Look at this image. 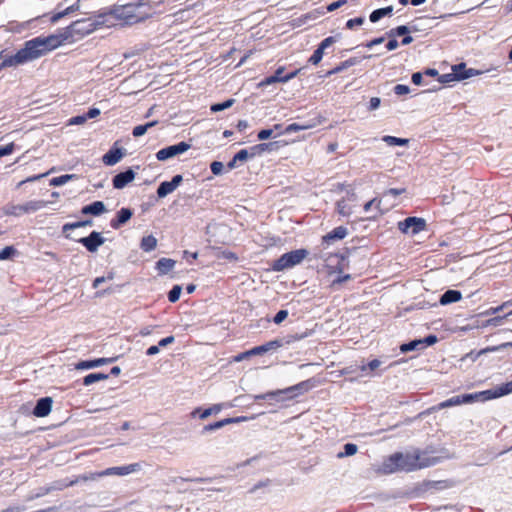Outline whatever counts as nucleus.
Masks as SVG:
<instances>
[{"instance_id": "obj_1", "label": "nucleus", "mask_w": 512, "mask_h": 512, "mask_svg": "<svg viewBox=\"0 0 512 512\" xmlns=\"http://www.w3.org/2000/svg\"><path fill=\"white\" fill-rule=\"evenodd\" d=\"M97 29V23L91 19H81L73 22L66 31L48 36H37L26 41L14 55L6 57L0 64V71L6 67L22 65L39 59L58 47L73 35L85 36Z\"/></svg>"}, {"instance_id": "obj_2", "label": "nucleus", "mask_w": 512, "mask_h": 512, "mask_svg": "<svg viewBox=\"0 0 512 512\" xmlns=\"http://www.w3.org/2000/svg\"><path fill=\"white\" fill-rule=\"evenodd\" d=\"M160 5V0H139L114 6L104 14V22L112 26L134 25L156 14Z\"/></svg>"}, {"instance_id": "obj_3", "label": "nucleus", "mask_w": 512, "mask_h": 512, "mask_svg": "<svg viewBox=\"0 0 512 512\" xmlns=\"http://www.w3.org/2000/svg\"><path fill=\"white\" fill-rule=\"evenodd\" d=\"M435 466V461L421 459L419 454L395 452L384 459L377 472L390 475L396 472H413Z\"/></svg>"}, {"instance_id": "obj_4", "label": "nucleus", "mask_w": 512, "mask_h": 512, "mask_svg": "<svg viewBox=\"0 0 512 512\" xmlns=\"http://www.w3.org/2000/svg\"><path fill=\"white\" fill-rule=\"evenodd\" d=\"M309 254L305 248L291 250L282 254L278 259L274 260L271 265V270L281 272L291 269L300 264Z\"/></svg>"}, {"instance_id": "obj_5", "label": "nucleus", "mask_w": 512, "mask_h": 512, "mask_svg": "<svg viewBox=\"0 0 512 512\" xmlns=\"http://www.w3.org/2000/svg\"><path fill=\"white\" fill-rule=\"evenodd\" d=\"M141 465L139 463H132L125 466L120 467H110L100 472H95L88 475H82L79 478L69 482L66 486H72L76 484L79 480L82 481H88V480H94L96 478L104 477V476H110V475H117V476H124L128 475L130 473L136 472L140 470Z\"/></svg>"}, {"instance_id": "obj_6", "label": "nucleus", "mask_w": 512, "mask_h": 512, "mask_svg": "<svg viewBox=\"0 0 512 512\" xmlns=\"http://www.w3.org/2000/svg\"><path fill=\"white\" fill-rule=\"evenodd\" d=\"M310 334H311L310 332L288 334L284 337L277 338V339L268 341L264 344L258 345V348H257L258 356H262L269 351L276 350L277 348L283 347L285 345H290L294 342L300 341V340L308 337Z\"/></svg>"}, {"instance_id": "obj_7", "label": "nucleus", "mask_w": 512, "mask_h": 512, "mask_svg": "<svg viewBox=\"0 0 512 512\" xmlns=\"http://www.w3.org/2000/svg\"><path fill=\"white\" fill-rule=\"evenodd\" d=\"M318 381L315 378H309L307 380L301 381L295 385L286 387L284 389H278L279 394L283 400L289 401L297 398L300 395H303L304 393L310 391L314 387H316Z\"/></svg>"}, {"instance_id": "obj_8", "label": "nucleus", "mask_w": 512, "mask_h": 512, "mask_svg": "<svg viewBox=\"0 0 512 512\" xmlns=\"http://www.w3.org/2000/svg\"><path fill=\"white\" fill-rule=\"evenodd\" d=\"M397 227L401 233L415 236L426 230L427 222L422 217L409 216L402 221H399Z\"/></svg>"}, {"instance_id": "obj_9", "label": "nucleus", "mask_w": 512, "mask_h": 512, "mask_svg": "<svg viewBox=\"0 0 512 512\" xmlns=\"http://www.w3.org/2000/svg\"><path fill=\"white\" fill-rule=\"evenodd\" d=\"M45 206L44 201H29L25 204H7L3 208V213L6 216H14L19 217L23 214H28L31 212L38 211L39 209L43 208Z\"/></svg>"}, {"instance_id": "obj_10", "label": "nucleus", "mask_w": 512, "mask_h": 512, "mask_svg": "<svg viewBox=\"0 0 512 512\" xmlns=\"http://www.w3.org/2000/svg\"><path fill=\"white\" fill-rule=\"evenodd\" d=\"M190 149V145L186 142H179L178 144L171 145L165 148L160 149L156 153V158L159 161H165L169 158H172L176 155L182 154Z\"/></svg>"}, {"instance_id": "obj_11", "label": "nucleus", "mask_w": 512, "mask_h": 512, "mask_svg": "<svg viewBox=\"0 0 512 512\" xmlns=\"http://www.w3.org/2000/svg\"><path fill=\"white\" fill-rule=\"evenodd\" d=\"M289 144L288 141L279 139V140H271L268 142L258 143V156H262L264 154H271L278 152L281 148L287 146Z\"/></svg>"}, {"instance_id": "obj_12", "label": "nucleus", "mask_w": 512, "mask_h": 512, "mask_svg": "<svg viewBox=\"0 0 512 512\" xmlns=\"http://www.w3.org/2000/svg\"><path fill=\"white\" fill-rule=\"evenodd\" d=\"M104 238L97 231H93L89 236L78 240L89 252L97 251L98 247L104 243Z\"/></svg>"}, {"instance_id": "obj_13", "label": "nucleus", "mask_w": 512, "mask_h": 512, "mask_svg": "<svg viewBox=\"0 0 512 512\" xmlns=\"http://www.w3.org/2000/svg\"><path fill=\"white\" fill-rule=\"evenodd\" d=\"M451 70L454 71L457 81L467 80L473 76L481 74V71L474 68H467L466 63L461 62L452 65Z\"/></svg>"}, {"instance_id": "obj_14", "label": "nucleus", "mask_w": 512, "mask_h": 512, "mask_svg": "<svg viewBox=\"0 0 512 512\" xmlns=\"http://www.w3.org/2000/svg\"><path fill=\"white\" fill-rule=\"evenodd\" d=\"M469 396H470L471 403L486 402V401L497 399V398L501 397L500 393H499L498 386H495L491 389L479 391V392L469 393Z\"/></svg>"}, {"instance_id": "obj_15", "label": "nucleus", "mask_w": 512, "mask_h": 512, "mask_svg": "<svg viewBox=\"0 0 512 512\" xmlns=\"http://www.w3.org/2000/svg\"><path fill=\"white\" fill-rule=\"evenodd\" d=\"M387 37H400L402 36V39L400 41L401 45L406 46L411 44L414 39L410 34V29L407 27V25H399L397 27H394L386 32Z\"/></svg>"}, {"instance_id": "obj_16", "label": "nucleus", "mask_w": 512, "mask_h": 512, "mask_svg": "<svg viewBox=\"0 0 512 512\" xmlns=\"http://www.w3.org/2000/svg\"><path fill=\"white\" fill-rule=\"evenodd\" d=\"M183 181L182 175H175L171 181H164L162 182L158 189H157V195L159 198H163L167 196L168 194L172 193Z\"/></svg>"}, {"instance_id": "obj_17", "label": "nucleus", "mask_w": 512, "mask_h": 512, "mask_svg": "<svg viewBox=\"0 0 512 512\" xmlns=\"http://www.w3.org/2000/svg\"><path fill=\"white\" fill-rule=\"evenodd\" d=\"M361 60L362 59L359 57H350L347 60L340 62L337 66L328 70L324 74L319 75V78H327L337 73H340L352 66L358 65L359 63H361Z\"/></svg>"}, {"instance_id": "obj_18", "label": "nucleus", "mask_w": 512, "mask_h": 512, "mask_svg": "<svg viewBox=\"0 0 512 512\" xmlns=\"http://www.w3.org/2000/svg\"><path fill=\"white\" fill-rule=\"evenodd\" d=\"M348 235V229L344 226H338L322 236V245H330L334 241L342 240Z\"/></svg>"}, {"instance_id": "obj_19", "label": "nucleus", "mask_w": 512, "mask_h": 512, "mask_svg": "<svg viewBox=\"0 0 512 512\" xmlns=\"http://www.w3.org/2000/svg\"><path fill=\"white\" fill-rule=\"evenodd\" d=\"M52 403L50 397L40 398L33 409V415L39 418L48 416L52 409Z\"/></svg>"}, {"instance_id": "obj_20", "label": "nucleus", "mask_w": 512, "mask_h": 512, "mask_svg": "<svg viewBox=\"0 0 512 512\" xmlns=\"http://www.w3.org/2000/svg\"><path fill=\"white\" fill-rule=\"evenodd\" d=\"M135 178V172L132 169H128L124 172H120L114 176L112 183L115 189H123L127 184L132 182Z\"/></svg>"}, {"instance_id": "obj_21", "label": "nucleus", "mask_w": 512, "mask_h": 512, "mask_svg": "<svg viewBox=\"0 0 512 512\" xmlns=\"http://www.w3.org/2000/svg\"><path fill=\"white\" fill-rule=\"evenodd\" d=\"M462 404H471L469 393L452 396V397L440 402L438 404L437 408L443 409V408H449V407L458 406V405H462Z\"/></svg>"}, {"instance_id": "obj_22", "label": "nucleus", "mask_w": 512, "mask_h": 512, "mask_svg": "<svg viewBox=\"0 0 512 512\" xmlns=\"http://www.w3.org/2000/svg\"><path fill=\"white\" fill-rule=\"evenodd\" d=\"M117 359V357L111 358H98L94 360H85L80 361L75 365V368L78 370L91 369L94 367H99L104 364L112 363Z\"/></svg>"}, {"instance_id": "obj_23", "label": "nucleus", "mask_w": 512, "mask_h": 512, "mask_svg": "<svg viewBox=\"0 0 512 512\" xmlns=\"http://www.w3.org/2000/svg\"><path fill=\"white\" fill-rule=\"evenodd\" d=\"M462 299V293L460 290L448 289L439 298V304L442 306L456 303Z\"/></svg>"}, {"instance_id": "obj_24", "label": "nucleus", "mask_w": 512, "mask_h": 512, "mask_svg": "<svg viewBox=\"0 0 512 512\" xmlns=\"http://www.w3.org/2000/svg\"><path fill=\"white\" fill-rule=\"evenodd\" d=\"M133 213L129 208H121L114 219L111 220L110 225L113 229L120 228L123 224L130 220Z\"/></svg>"}, {"instance_id": "obj_25", "label": "nucleus", "mask_w": 512, "mask_h": 512, "mask_svg": "<svg viewBox=\"0 0 512 512\" xmlns=\"http://www.w3.org/2000/svg\"><path fill=\"white\" fill-rule=\"evenodd\" d=\"M123 155L124 154L121 149L112 148L103 156L102 160L105 165L112 166L118 163L122 159Z\"/></svg>"}, {"instance_id": "obj_26", "label": "nucleus", "mask_w": 512, "mask_h": 512, "mask_svg": "<svg viewBox=\"0 0 512 512\" xmlns=\"http://www.w3.org/2000/svg\"><path fill=\"white\" fill-rule=\"evenodd\" d=\"M393 10L394 8L391 5L375 9L369 14V20L371 23H376L386 16H391Z\"/></svg>"}, {"instance_id": "obj_27", "label": "nucleus", "mask_w": 512, "mask_h": 512, "mask_svg": "<svg viewBox=\"0 0 512 512\" xmlns=\"http://www.w3.org/2000/svg\"><path fill=\"white\" fill-rule=\"evenodd\" d=\"M221 409H222V406L220 404H215V405H213L209 408H206L204 410H202L201 408H195L191 412V416L196 417L198 415L200 419H206L207 417H209L212 414L219 413L221 411Z\"/></svg>"}, {"instance_id": "obj_28", "label": "nucleus", "mask_w": 512, "mask_h": 512, "mask_svg": "<svg viewBox=\"0 0 512 512\" xmlns=\"http://www.w3.org/2000/svg\"><path fill=\"white\" fill-rule=\"evenodd\" d=\"M416 454L420 455L421 459H427L428 461H435V465L439 464L444 456H431V454L436 453V449L432 446H427L425 449H415Z\"/></svg>"}, {"instance_id": "obj_29", "label": "nucleus", "mask_w": 512, "mask_h": 512, "mask_svg": "<svg viewBox=\"0 0 512 512\" xmlns=\"http://www.w3.org/2000/svg\"><path fill=\"white\" fill-rule=\"evenodd\" d=\"M105 210V205L102 201H95L89 205L84 206L81 210V213L84 215L91 214L97 216L105 212Z\"/></svg>"}, {"instance_id": "obj_30", "label": "nucleus", "mask_w": 512, "mask_h": 512, "mask_svg": "<svg viewBox=\"0 0 512 512\" xmlns=\"http://www.w3.org/2000/svg\"><path fill=\"white\" fill-rule=\"evenodd\" d=\"M422 349H424V348L422 347L421 338H416V339L410 340L408 342L402 343L400 345V351L402 353H408L411 351L422 350Z\"/></svg>"}, {"instance_id": "obj_31", "label": "nucleus", "mask_w": 512, "mask_h": 512, "mask_svg": "<svg viewBox=\"0 0 512 512\" xmlns=\"http://www.w3.org/2000/svg\"><path fill=\"white\" fill-rule=\"evenodd\" d=\"M175 266V261L169 258H161L156 263V268L160 274H167Z\"/></svg>"}, {"instance_id": "obj_32", "label": "nucleus", "mask_w": 512, "mask_h": 512, "mask_svg": "<svg viewBox=\"0 0 512 512\" xmlns=\"http://www.w3.org/2000/svg\"><path fill=\"white\" fill-rule=\"evenodd\" d=\"M237 421H238V419H236V418H225L223 420L216 421L214 423L205 425L204 428H203V431L204 432H210V431H213V430H217V429L223 428L224 426H226L228 424H231V423H234V422H237Z\"/></svg>"}, {"instance_id": "obj_33", "label": "nucleus", "mask_w": 512, "mask_h": 512, "mask_svg": "<svg viewBox=\"0 0 512 512\" xmlns=\"http://www.w3.org/2000/svg\"><path fill=\"white\" fill-rule=\"evenodd\" d=\"M382 140L389 146H399V147H403V146H407L408 143H409V139L407 138H400V137H396V136H391V135H385L383 136Z\"/></svg>"}, {"instance_id": "obj_34", "label": "nucleus", "mask_w": 512, "mask_h": 512, "mask_svg": "<svg viewBox=\"0 0 512 512\" xmlns=\"http://www.w3.org/2000/svg\"><path fill=\"white\" fill-rule=\"evenodd\" d=\"M157 246V239L153 235H148L142 238L140 247L145 252L154 250Z\"/></svg>"}, {"instance_id": "obj_35", "label": "nucleus", "mask_w": 512, "mask_h": 512, "mask_svg": "<svg viewBox=\"0 0 512 512\" xmlns=\"http://www.w3.org/2000/svg\"><path fill=\"white\" fill-rule=\"evenodd\" d=\"M510 307H512V299L508 300L496 307H490L485 312H483L482 315H485V316L496 315V314H499L500 312H504L506 309H508Z\"/></svg>"}, {"instance_id": "obj_36", "label": "nucleus", "mask_w": 512, "mask_h": 512, "mask_svg": "<svg viewBox=\"0 0 512 512\" xmlns=\"http://www.w3.org/2000/svg\"><path fill=\"white\" fill-rule=\"evenodd\" d=\"M109 375L104 373H91L83 378V384L89 386L95 382L108 379Z\"/></svg>"}, {"instance_id": "obj_37", "label": "nucleus", "mask_w": 512, "mask_h": 512, "mask_svg": "<svg viewBox=\"0 0 512 512\" xmlns=\"http://www.w3.org/2000/svg\"><path fill=\"white\" fill-rule=\"evenodd\" d=\"M512 315V309L505 312L503 315H496L492 318H489L485 321L483 326H499L502 324L503 320L506 319L508 316Z\"/></svg>"}, {"instance_id": "obj_38", "label": "nucleus", "mask_w": 512, "mask_h": 512, "mask_svg": "<svg viewBox=\"0 0 512 512\" xmlns=\"http://www.w3.org/2000/svg\"><path fill=\"white\" fill-rule=\"evenodd\" d=\"M337 213L341 216L348 217L352 213L351 207L347 204L346 199H340L336 202Z\"/></svg>"}, {"instance_id": "obj_39", "label": "nucleus", "mask_w": 512, "mask_h": 512, "mask_svg": "<svg viewBox=\"0 0 512 512\" xmlns=\"http://www.w3.org/2000/svg\"><path fill=\"white\" fill-rule=\"evenodd\" d=\"M358 447L354 443H346L343 445V450L338 453V458L349 457L356 454Z\"/></svg>"}, {"instance_id": "obj_40", "label": "nucleus", "mask_w": 512, "mask_h": 512, "mask_svg": "<svg viewBox=\"0 0 512 512\" xmlns=\"http://www.w3.org/2000/svg\"><path fill=\"white\" fill-rule=\"evenodd\" d=\"M157 123L158 122L156 120H154V121L148 122L144 125L135 126L133 128L132 135L134 137H140V136L144 135L149 128L154 127Z\"/></svg>"}, {"instance_id": "obj_41", "label": "nucleus", "mask_w": 512, "mask_h": 512, "mask_svg": "<svg viewBox=\"0 0 512 512\" xmlns=\"http://www.w3.org/2000/svg\"><path fill=\"white\" fill-rule=\"evenodd\" d=\"M258 400H266L269 402H283L278 389L269 391L262 395H258Z\"/></svg>"}, {"instance_id": "obj_42", "label": "nucleus", "mask_w": 512, "mask_h": 512, "mask_svg": "<svg viewBox=\"0 0 512 512\" xmlns=\"http://www.w3.org/2000/svg\"><path fill=\"white\" fill-rule=\"evenodd\" d=\"M341 38V34L338 33L333 36H328L324 38L317 46L322 49L324 52L327 48H329L331 45L336 43Z\"/></svg>"}, {"instance_id": "obj_43", "label": "nucleus", "mask_w": 512, "mask_h": 512, "mask_svg": "<svg viewBox=\"0 0 512 512\" xmlns=\"http://www.w3.org/2000/svg\"><path fill=\"white\" fill-rule=\"evenodd\" d=\"M277 83H279V78L272 74L270 76L264 77L262 80L258 82V89H264Z\"/></svg>"}, {"instance_id": "obj_44", "label": "nucleus", "mask_w": 512, "mask_h": 512, "mask_svg": "<svg viewBox=\"0 0 512 512\" xmlns=\"http://www.w3.org/2000/svg\"><path fill=\"white\" fill-rule=\"evenodd\" d=\"M275 140L274 131L271 127H266L258 130V141Z\"/></svg>"}, {"instance_id": "obj_45", "label": "nucleus", "mask_w": 512, "mask_h": 512, "mask_svg": "<svg viewBox=\"0 0 512 512\" xmlns=\"http://www.w3.org/2000/svg\"><path fill=\"white\" fill-rule=\"evenodd\" d=\"M491 346L485 347L483 349H480L479 351H470L465 355V359H469L471 361H476L481 355H485L488 353H492L493 351L490 350Z\"/></svg>"}, {"instance_id": "obj_46", "label": "nucleus", "mask_w": 512, "mask_h": 512, "mask_svg": "<svg viewBox=\"0 0 512 512\" xmlns=\"http://www.w3.org/2000/svg\"><path fill=\"white\" fill-rule=\"evenodd\" d=\"M351 250L350 248H345L343 250V252H339V253H335L334 256L339 258V262L337 263V271L338 272H342L343 271V265H342V262H344L345 260H347L350 256V253H351Z\"/></svg>"}, {"instance_id": "obj_47", "label": "nucleus", "mask_w": 512, "mask_h": 512, "mask_svg": "<svg viewBox=\"0 0 512 512\" xmlns=\"http://www.w3.org/2000/svg\"><path fill=\"white\" fill-rule=\"evenodd\" d=\"M87 225H92V221L91 220H83V221H78V222H74V223H66L62 227V231L65 233L69 230H74L76 228L84 227Z\"/></svg>"}, {"instance_id": "obj_48", "label": "nucleus", "mask_w": 512, "mask_h": 512, "mask_svg": "<svg viewBox=\"0 0 512 512\" xmlns=\"http://www.w3.org/2000/svg\"><path fill=\"white\" fill-rule=\"evenodd\" d=\"M323 56L324 51L317 46L313 54L308 59V63H310L311 65H318L323 59Z\"/></svg>"}, {"instance_id": "obj_49", "label": "nucleus", "mask_w": 512, "mask_h": 512, "mask_svg": "<svg viewBox=\"0 0 512 512\" xmlns=\"http://www.w3.org/2000/svg\"><path fill=\"white\" fill-rule=\"evenodd\" d=\"M182 291V287L180 285H175L168 293V300L171 303H175L179 300L180 294Z\"/></svg>"}, {"instance_id": "obj_50", "label": "nucleus", "mask_w": 512, "mask_h": 512, "mask_svg": "<svg viewBox=\"0 0 512 512\" xmlns=\"http://www.w3.org/2000/svg\"><path fill=\"white\" fill-rule=\"evenodd\" d=\"M364 22H365V17H363V16L351 18L346 21L345 28L352 30L357 26H361Z\"/></svg>"}, {"instance_id": "obj_51", "label": "nucleus", "mask_w": 512, "mask_h": 512, "mask_svg": "<svg viewBox=\"0 0 512 512\" xmlns=\"http://www.w3.org/2000/svg\"><path fill=\"white\" fill-rule=\"evenodd\" d=\"M437 81L441 84H449L451 82L457 81V78L454 71H452L451 73L439 74Z\"/></svg>"}, {"instance_id": "obj_52", "label": "nucleus", "mask_w": 512, "mask_h": 512, "mask_svg": "<svg viewBox=\"0 0 512 512\" xmlns=\"http://www.w3.org/2000/svg\"><path fill=\"white\" fill-rule=\"evenodd\" d=\"M234 103V100L233 99H228L222 103H217V104H214L211 106V111L212 112H218V111H222V110H225L229 107H231Z\"/></svg>"}, {"instance_id": "obj_53", "label": "nucleus", "mask_w": 512, "mask_h": 512, "mask_svg": "<svg viewBox=\"0 0 512 512\" xmlns=\"http://www.w3.org/2000/svg\"><path fill=\"white\" fill-rule=\"evenodd\" d=\"M422 347L425 349L429 346H432L437 343L438 337L435 334H428L425 337L421 338Z\"/></svg>"}, {"instance_id": "obj_54", "label": "nucleus", "mask_w": 512, "mask_h": 512, "mask_svg": "<svg viewBox=\"0 0 512 512\" xmlns=\"http://www.w3.org/2000/svg\"><path fill=\"white\" fill-rule=\"evenodd\" d=\"M381 365V361L379 359H372L367 364H363L360 366V370L365 372L366 370L374 371Z\"/></svg>"}, {"instance_id": "obj_55", "label": "nucleus", "mask_w": 512, "mask_h": 512, "mask_svg": "<svg viewBox=\"0 0 512 512\" xmlns=\"http://www.w3.org/2000/svg\"><path fill=\"white\" fill-rule=\"evenodd\" d=\"M307 128H309V126H307V125H300L298 123H291V124L287 125L284 128V131L286 132V134H290V133H293V132L305 130Z\"/></svg>"}, {"instance_id": "obj_56", "label": "nucleus", "mask_w": 512, "mask_h": 512, "mask_svg": "<svg viewBox=\"0 0 512 512\" xmlns=\"http://www.w3.org/2000/svg\"><path fill=\"white\" fill-rule=\"evenodd\" d=\"M498 389L501 397L512 393V380L498 385Z\"/></svg>"}, {"instance_id": "obj_57", "label": "nucleus", "mask_w": 512, "mask_h": 512, "mask_svg": "<svg viewBox=\"0 0 512 512\" xmlns=\"http://www.w3.org/2000/svg\"><path fill=\"white\" fill-rule=\"evenodd\" d=\"M410 91V87L405 84H397L393 87V92L398 96L407 95Z\"/></svg>"}, {"instance_id": "obj_58", "label": "nucleus", "mask_w": 512, "mask_h": 512, "mask_svg": "<svg viewBox=\"0 0 512 512\" xmlns=\"http://www.w3.org/2000/svg\"><path fill=\"white\" fill-rule=\"evenodd\" d=\"M16 253V249L13 246H6L0 251V260H6Z\"/></svg>"}, {"instance_id": "obj_59", "label": "nucleus", "mask_w": 512, "mask_h": 512, "mask_svg": "<svg viewBox=\"0 0 512 512\" xmlns=\"http://www.w3.org/2000/svg\"><path fill=\"white\" fill-rule=\"evenodd\" d=\"M288 317V311L286 309L279 310L275 316L272 318V321L275 324L282 323Z\"/></svg>"}, {"instance_id": "obj_60", "label": "nucleus", "mask_w": 512, "mask_h": 512, "mask_svg": "<svg viewBox=\"0 0 512 512\" xmlns=\"http://www.w3.org/2000/svg\"><path fill=\"white\" fill-rule=\"evenodd\" d=\"M386 37H387V36H386V34H385V35H382V36H379V37L373 38V39H371L370 41H367V42L364 44V46H365L366 48L371 49V48H373L374 46H376V45H379V44L383 43V42L385 41V38H386Z\"/></svg>"}, {"instance_id": "obj_61", "label": "nucleus", "mask_w": 512, "mask_h": 512, "mask_svg": "<svg viewBox=\"0 0 512 512\" xmlns=\"http://www.w3.org/2000/svg\"><path fill=\"white\" fill-rule=\"evenodd\" d=\"M210 169H211V172L214 174V175H219L222 173L223 169H224V165L222 162H219V161H213L210 165Z\"/></svg>"}, {"instance_id": "obj_62", "label": "nucleus", "mask_w": 512, "mask_h": 512, "mask_svg": "<svg viewBox=\"0 0 512 512\" xmlns=\"http://www.w3.org/2000/svg\"><path fill=\"white\" fill-rule=\"evenodd\" d=\"M380 105H381V99L379 97H372L368 102L367 110L374 111V110L378 109L380 107Z\"/></svg>"}, {"instance_id": "obj_63", "label": "nucleus", "mask_w": 512, "mask_h": 512, "mask_svg": "<svg viewBox=\"0 0 512 512\" xmlns=\"http://www.w3.org/2000/svg\"><path fill=\"white\" fill-rule=\"evenodd\" d=\"M347 3V0H337V1H334L330 4H328L326 6V11L327 12H332V11H335L337 10L338 8L342 7L343 5H345Z\"/></svg>"}, {"instance_id": "obj_64", "label": "nucleus", "mask_w": 512, "mask_h": 512, "mask_svg": "<svg viewBox=\"0 0 512 512\" xmlns=\"http://www.w3.org/2000/svg\"><path fill=\"white\" fill-rule=\"evenodd\" d=\"M423 76H424V73L423 72H414L412 75H411V81L414 85H422L423 84Z\"/></svg>"}]
</instances>
